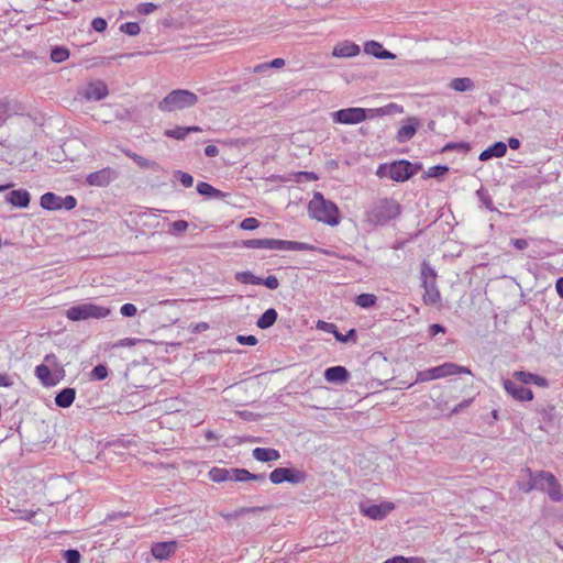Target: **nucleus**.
I'll return each mask as SVG.
<instances>
[{
  "instance_id": "nucleus-30",
  "label": "nucleus",
  "mask_w": 563,
  "mask_h": 563,
  "mask_svg": "<svg viewBox=\"0 0 563 563\" xmlns=\"http://www.w3.org/2000/svg\"><path fill=\"white\" fill-rule=\"evenodd\" d=\"M197 191L201 196H206L209 198H223L224 197V194L221 190L212 187L210 184L205 183V181H199L197 184Z\"/></svg>"
},
{
  "instance_id": "nucleus-3",
  "label": "nucleus",
  "mask_w": 563,
  "mask_h": 563,
  "mask_svg": "<svg viewBox=\"0 0 563 563\" xmlns=\"http://www.w3.org/2000/svg\"><path fill=\"white\" fill-rule=\"evenodd\" d=\"M308 211L311 218L332 227L336 225L340 221L336 205L324 199L323 195L319 191H316L309 201Z\"/></svg>"
},
{
  "instance_id": "nucleus-24",
  "label": "nucleus",
  "mask_w": 563,
  "mask_h": 563,
  "mask_svg": "<svg viewBox=\"0 0 563 563\" xmlns=\"http://www.w3.org/2000/svg\"><path fill=\"white\" fill-rule=\"evenodd\" d=\"M252 455L260 462H273L280 459L279 451L272 448H255Z\"/></svg>"
},
{
  "instance_id": "nucleus-41",
  "label": "nucleus",
  "mask_w": 563,
  "mask_h": 563,
  "mask_svg": "<svg viewBox=\"0 0 563 563\" xmlns=\"http://www.w3.org/2000/svg\"><path fill=\"white\" fill-rule=\"evenodd\" d=\"M251 472L245 468H231V481L246 482L250 481Z\"/></svg>"
},
{
  "instance_id": "nucleus-45",
  "label": "nucleus",
  "mask_w": 563,
  "mask_h": 563,
  "mask_svg": "<svg viewBox=\"0 0 563 563\" xmlns=\"http://www.w3.org/2000/svg\"><path fill=\"white\" fill-rule=\"evenodd\" d=\"M335 340L342 343H347L350 341L356 342V330L350 329L346 334H342L341 332L335 333Z\"/></svg>"
},
{
  "instance_id": "nucleus-44",
  "label": "nucleus",
  "mask_w": 563,
  "mask_h": 563,
  "mask_svg": "<svg viewBox=\"0 0 563 563\" xmlns=\"http://www.w3.org/2000/svg\"><path fill=\"white\" fill-rule=\"evenodd\" d=\"M476 195L479 199V201L488 209V210H494V206H493V199L490 197V195L488 194L487 190L481 188L476 191Z\"/></svg>"
},
{
  "instance_id": "nucleus-5",
  "label": "nucleus",
  "mask_w": 563,
  "mask_h": 563,
  "mask_svg": "<svg viewBox=\"0 0 563 563\" xmlns=\"http://www.w3.org/2000/svg\"><path fill=\"white\" fill-rule=\"evenodd\" d=\"M198 102V96L187 89H175L166 95L157 104L163 112H174L191 108Z\"/></svg>"
},
{
  "instance_id": "nucleus-50",
  "label": "nucleus",
  "mask_w": 563,
  "mask_h": 563,
  "mask_svg": "<svg viewBox=\"0 0 563 563\" xmlns=\"http://www.w3.org/2000/svg\"><path fill=\"white\" fill-rule=\"evenodd\" d=\"M62 210L70 211L77 206V199L73 195L62 197Z\"/></svg>"
},
{
  "instance_id": "nucleus-55",
  "label": "nucleus",
  "mask_w": 563,
  "mask_h": 563,
  "mask_svg": "<svg viewBox=\"0 0 563 563\" xmlns=\"http://www.w3.org/2000/svg\"><path fill=\"white\" fill-rule=\"evenodd\" d=\"M317 328L319 330L325 331L328 333H332L335 336V333L338 332V328L334 323L325 322L322 320H319L317 322Z\"/></svg>"
},
{
  "instance_id": "nucleus-28",
  "label": "nucleus",
  "mask_w": 563,
  "mask_h": 563,
  "mask_svg": "<svg viewBox=\"0 0 563 563\" xmlns=\"http://www.w3.org/2000/svg\"><path fill=\"white\" fill-rule=\"evenodd\" d=\"M277 317V311L274 308H269L257 319L256 325L263 330L268 329L276 322Z\"/></svg>"
},
{
  "instance_id": "nucleus-54",
  "label": "nucleus",
  "mask_w": 563,
  "mask_h": 563,
  "mask_svg": "<svg viewBox=\"0 0 563 563\" xmlns=\"http://www.w3.org/2000/svg\"><path fill=\"white\" fill-rule=\"evenodd\" d=\"M260 285H264L268 289L275 290L279 287V280L276 276L269 275L266 278H262V282Z\"/></svg>"
},
{
  "instance_id": "nucleus-11",
  "label": "nucleus",
  "mask_w": 563,
  "mask_h": 563,
  "mask_svg": "<svg viewBox=\"0 0 563 563\" xmlns=\"http://www.w3.org/2000/svg\"><path fill=\"white\" fill-rule=\"evenodd\" d=\"M503 387L505 391L517 401H530L533 399V391L525 387L521 383L515 380V378L503 379Z\"/></svg>"
},
{
  "instance_id": "nucleus-63",
  "label": "nucleus",
  "mask_w": 563,
  "mask_h": 563,
  "mask_svg": "<svg viewBox=\"0 0 563 563\" xmlns=\"http://www.w3.org/2000/svg\"><path fill=\"white\" fill-rule=\"evenodd\" d=\"M219 154V148L216 145H207L205 147V155L208 157H216Z\"/></svg>"
},
{
  "instance_id": "nucleus-37",
  "label": "nucleus",
  "mask_w": 563,
  "mask_h": 563,
  "mask_svg": "<svg viewBox=\"0 0 563 563\" xmlns=\"http://www.w3.org/2000/svg\"><path fill=\"white\" fill-rule=\"evenodd\" d=\"M471 150V146L467 142H451V143H446L441 152L442 153H446V152H450V151H459V152H468Z\"/></svg>"
},
{
  "instance_id": "nucleus-59",
  "label": "nucleus",
  "mask_w": 563,
  "mask_h": 563,
  "mask_svg": "<svg viewBox=\"0 0 563 563\" xmlns=\"http://www.w3.org/2000/svg\"><path fill=\"white\" fill-rule=\"evenodd\" d=\"M510 243L518 250H525L529 245V242L526 239H511Z\"/></svg>"
},
{
  "instance_id": "nucleus-26",
  "label": "nucleus",
  "mask_w": 563,
  "mask_h": 563,
  "mask_svg": "<svg viewBox=\"0 0 563 563\" xmlns=\"http://www.w3.org/2000/svg\"><path fill=\"white\" fill-rule=\"evenodd\" d=\"M199 126H176L168 129L164 132V135L175 140H184L191 132H200Z\"/></svg>"
},
{
  "instance_id": "nucleus-12",
  "label": "nucleus",
  "mask_w": 563,
  "mask_h": 563,
  "mask_svg": "<svg viewBox=\"0 0 563 563\" xmlns=\"http://www.w3.org/2000/svg\"><path fill=\"white\" fill-rule=\"evenodd\" d=\"M415 173L416 169L409 161L402 159L399 162H394L389 166V177L395 181H406L411 176H413Z\"/></svg>"
},
{
  "instance_id": "nucleus-14",
  "label": "nucleus",
  "mask_w": 563,
  "mask_h": 563,
  "mask_svg": "<svg viewBox=\"0 0 563 563\" xmlns=\"http://www.w3.org/2000/svg\"><path fill=\"white\" fill-rule=\"evenodd\" d=\"M421 122L417 117H409L405 120V124L397 131L396 140L398 143H406L410 141L417 130L420 128Z\"/></svg>"
},
{
  "instance_id": "nucleus-39",
  "label": "nucleus",
  "mask_w": 563,
  "mask_h": 563,
  "mask_svg": "<svg viewBox=\"0 0 563 563\" xmlns=\"http://www.w3.org/2000/svg\"><path fill=\"white\" fill-rule=\"evenodd\" d=\"M109 369L103 364H98L90 372V378L93 380H103L108 377Z\"/></svg>"
},
{
  "instance_id": "nucleus-25",
  "label": "nucleus",
  "mask_w": 563,
  "mask_h": 563,
  "mask_svg": "<svg viewBox=\"0 0 563 563\" xmlns=\"http://www.w3.org/2000/svg\"><path fill=\"white\" fill-rule=\"evenodd\" d=\"M76 398V389L71 387L63 388L55 396V404L60 408H68L73 405Z\"/></svg>"
},
{
  "instance_id": "nucleus-21",
  "label": "nucleus",
  "mask_w": 563,
  "mask_h": 563,
  "mask_svg": "<svg viewBox=\"0 0 563 563\" xmlns=\"http://www.w3.org/2000/svg\"><path fill=\"white\" fill-rule=\"evenodd\" d=\"M7 201L14 207L26 208L30 205L31 196L27 190L16 189L12 190L7 197Z\"/></svg>"
},
{
  "instance_id": "nucleus-23",
  "label": "nucleus",
  "mask_w": 563,
  "mask_h": 563,
  "mask_svg": "<svg viewBox=\"0 0 563 563\" xmlns=\"http://www.w3.org/2000/svg\"><path fill=\"white\" fill-rule=\"evenodd\" d=\"M507 152V145L506 143L499 141L494 143L493 145L488 146L486 150H484L479 154V161H488L493 157L499 158L503 157Z\"/></svg>"
},
{
  "instance_id": "nucleus-47",
  "label": "nucleus",
  "mask_w": 563,
  "mask_h": 563,
  "mask_svg": "<svg viewBox=\"0 0 563 563\" xmlns=\"http://www.w3.org/2000/svg\"><path fill=\"white\" fill-rule=\"evenodd\" d=\"M384 563H424L421 558H405L401 555L386 560Z\"/></svg>"
},
{
  "instance_id": "nucleus-22",
  "label": "nucleus",
  "mask_w": 563,
  "mask_h": 563,
  "mask_svg": "<svg viewBox=\"0 0 563 563\" xmlns=\"http://www.w3.org/2000/svg\"><path fill=\"white\" fill-rule=\"evenodd\" d=\"M62 197L54 192H45L41 196L40 206L47 211L62 210Z\"/></svg>"
},
{
  "instance_id": "nucleus-1",
  "label": "nucleus",
  "mask_w": 563,
  "mask_h": 563,
  "mask_svg": "<svg viewBox=\"0 0 563 563\" xmlns=\"http://www.w3.org/2000/svg\"><path fill=\"white\" fill-rule=\"evenodd\" d=\"M402 212L401 205L394 198L376 197L365 207L362 222L369 230L385 228L396 221Z\"/></svg>"
},
{
  "instance_id": "nucleus-34",
  "label": "nucleus",
  "mask_w": 563,
  "mask_h": 563,
  "mask_svg": "<svg viewBox=\"0 0 563 563\" xmlns=\"http://www.w3.org/2000/svg\"><path fill=\"white\" fill-rule=\"evenodd\" d=\"M69 49L65 46H54L51 49V60L54 63H63L69 58Z\"/></svg>"
},
{
  "instance_id": "nucleus-52",
  "label": "nucleus",
  "mask_w": 563,
  "mask_h": 563,
  "mask_svg": "<svg viewBox=\"0 0 563 563\" xmlns=\"http://www.w3.org/2000/svg\"><path fill=\"white\" fill-rule=\"evenodd\" d=\"M260 227V221L256 218H245L241 223L240 228L243 230H255Z\"/></svg>"
},
{
  "instance_id": "nucleus-7",
  "label": "nucleus",
  "mask_w": 563,
  "mask_h": 563,
  "mask_svg": "<svg viewBox=\"0 0 563 563\" xmlns=\"http://www.w3.org/2000/svg\"><path fill=\"white\" fill-rule=\"evenodd\" d=\"M111 313V309L95 302H82L71 306L66 310V317L70 321H84L89 319H104Z\"/></svg>"
},
{
  "instance_id": "nucleus-13",
  "label": "nucleus",
  "mask_w": 563,
  "mask_h": 563,
  "mask_svg": "<svg viewBox=\"0 0 563 563\" xmlns=\"http://www.w3.org/2000/svg\"><path fill=\"white\" fill-rule=\"evenodd\" d=\"M117 178V173L111 167H104L100 170L87 175L86 181L90 186L104 187Z\"/></svg>"
},
{
  "instance_id": "nucleus-64",
  "label": "nucleus",
  "mask_w": 563,
  "mask_h": 563,
  "mask_svg": "<svg viewBox=\"0 0 563 563\" xmlns=\"http://www.w3.org/2000/svg\"><path fill=\"white\" fill-rule=\"evenodd\" d=\"M555 290H556L558 295L560 296V298L563 299V276L556 279Z\"/></svg>"
},
{
  "instance_id": "nucleus-53",
  "label": "nucleus",
  "mask_w": 563,
  "mask_h": 563,
  "mask_svg": "<svg viewBox=\"0 0 563 563\" xmlns=\"http://www.w3.org/2000/svg\"><path fill=\"white\" fill-rule=\"evenodd\" d=\"M10 117V104L5 100H0V126L7 121Z\"/></svg>"
},
{
  "instance_id": "nucleus-48",
  "label": "nucleus",
  "mask_w": 563,
  "mask_h": 563,
  "mask_svg": "<svg viewBox=\"0 0 563 563\" xmlns=\"http://www.w3.org/2000/svg\"><path fill=\"white\" fill-rule=\"evenodd\" d=\"M66 563H80L81 555L78 550L69 549L63 555Z\"/></svg>"
},
{
  "instance_id": "nucleus-2",
  "label": "nucleus",
  "mask_w": 563,
  "mask_h": 563,
  "mask_svg": "<svg viewBox=\"0 0 563 563\" xmlns=\"http://www.w3.org/2000/svg\"><path fill=\"white\" fill-rule=\"evenodd\" d=\"M394 111H401V108L396 103H389L376 109L345 108L333 112L332 119L335 123L340 124H357L367 118L383 117L391 114Z\"/></svg>"
},
{
  "instance_id": "nucleus-35",
  "label": "nucleus",
  "mask_w": 563,
  "mask_h": 563,
  "mask_svg": "<svg viewBox=\"0 0 563 563\" xmlns=\"http://www.w3.org/2000/svg\"><path fill=\"white\" fill-rule=\"evenodd\" d=\"M235 279L242 284H250V285H260L262 282L261 277L255 276L250 271L238 272L235 274Z\"/></svg>"
},
{
  "instance_id": "nucleus-38",
  "label": "nucleus",
  "mask_w": 563,
  "mask_h": 563,
  "mask_svg": "<svg viewBox=\"0 0 563 563\" xmlns=\"http://www.w3.org/2000/svg\"><path fill=\"white\" fill-rule=\"evenodd\" d=\"M189 223L185 220H177L170 223L168 233L173 235H181L187 231Z\"/></svg>"
},
{
  "instance_id": "nucleus-60",
  "label": "nucleus",
  "mask_w": 563,
  "mask_h": 563,
  "mask_svg": "<svg viewBox=\"0 0 563 563\" xmlns=\"http://www.w3.org/2000/svg\"><path fill=\"white\" fill-rule=\"evenodd\" d=\"M444 332H445V328L441 324L433 323L429 327L430 336H435L437 334L444 333Z\"/></svg>"
},
{
  "instance_id": "nucleus-27",
  "label": "nucleus",
  "mask_w": 563,
  "mask_h": 563,
  "mask_svg": "<svg viewBox=\"0 0 563 563\" xmlns=\"http://www.w3.org/2000/svg\"><path fill=\"white\" fill-rule=\"evenodd\" d=\"M550 479V486L545 487V490L552 501L560 503L563 500V494L561 492V485L554 475H547Z\"/></svg>"
},
{
  "instance_id": "nucleus-18",
  "label": "nucleus",
  "mask_w": 563,
  "mask_h": 563,
  "mask_svg": "<svg viewBox=\"0 0 563 563\" xmlns=\"http://www.w3.org/2000/svg\"><path fill=\"white\" fill-rule=\"evenodd\" d=\"M530 476V482L528 484L527 492H530L534 488L545 490V487L550 486V479H548L547 475H553L550 472L539 471L537 473H532L530 468L527 470Z\"/></svg>"
},
{
  "instance_id": "nucleus-36",
  "label": "nucleus",
  "mask_w": 563,
  "mask_h": 563,
  "mask_svg": "<svg viewBox=\"0 0 563 563\" xmlns=\"http://www.w3.org/2000/svg\"><path fill=\"white\" fill-rule=\"evenodd\" d=\"M377 297L374 294H361L355 298V303L361 308H371L376 305Z\"/></svg>"
},
{
  "instance_id": "nucleus-62",
  "label": "nucleus",
  "mask_w": 563,
  "mask_h": 563,
  "mask_svg": "<svg viewBox=\"0 0 563 563\" xmlns=\"http://www.w3.org/2000/svg\"><path fill=\"white\" fill-rule=\"evenodd\" d=\"M18 514H19V518L30 521L36 515V511L25 509V510H18Z\"/></svg>"
},
{
  "instance_id": "nucleus-29",
  "label": "nucleus",
  "mask_w": 563,
  "mask_h": 563,
  "mask_svg": "<svg viewBox=\"0 0 563 563\" xmlns=\"http://www.w3.org/2000/svg\"><path fill=\"white\" fill-rule=\"evenodd\" d=\"M449 86L451 89H453L455 91L464 92V91L472 90L475 87V84L468 77H459V78L452 79Z\"/></svg>"
},
{
  "instance_id": "nucleus-16",
  "label": "nucleus",
  "mask_w": 563,
  "mask_h": 563,
  "mask_svg": "<svg viewBox=\"0 0 563 563\" xmlns=\"http://www.w3.org/2000/svg\"><path fill=\"white\" fill-rule=\"evenodd\" d=\"M177 541L157 542L152 545L151 552L155 559H168L177 550Z\"/></svg>"
},
{
  "instance_id": "nucleus-51",
  "label": "nucleus",
  "mask_w": 563,
  "mask_h": 563,
  "mask_svg": "<svg viewBox=\"0 0 563 563\" xmlns=\"http://www.w3.org/2000/svg\"><path fill=\"white\" fill-rule=\"evenodd\" d=\"M448 172H449V167L446 165H437V166L429 168L428 176L438 178V177L443 176Z\"/></svg>"
},
{
  "instance_id": "nucleus-42",
  "label": "nucleus",
  "mask_w": 563,
  "mask_h": 563,
  "mask_svg": "<svg viewBox=\"0 0 563 563\" xmlns=\"http://www.w3.org/2000/svg\"><path fill=\"white\" fill-rule=\"evenodd\" d=\"M174 177L178 179L179 183L186 188H189L194 185V177L188 173L176 170L174 173Z\"/></svg>"
},
{
  "instance_id": "nucleus-61",
  "label": "nucleus",
  "mask_w": 563,
  "mask_h": 563,
  "mask_svg": "<svg viewBox=\"0 0 563 563\" xmlns=\"http://www.w3.org/2000/svg\"><path fill=\"white\" fill-rule=\"evenodd\" d=\"M531 384H534L539 387H543V388H547L549 387V382L547 378H544L543 376H540V375H537L534 374L533 376V379H532V383Z\"/></svg>"
},
{
  "instance_id": "nucleus-32",
  "label": "nucleus",
  "mask_w": 563,
  "mask_h": 563,
  "mask_svg": "<svg viewBox=\"0 0 563 563\" xmlns=\"http://www.w3.org/2000/svg\"><path fill=\"white\" fill-rule=\"evenodd\" d=\"M35 376L41 380L44 386L55 385V380L52 379L51 371L48 365L40 364L35 367Z\"/></svg>"
},
{
  "instance_id": "nucleus-15",
  "label": "nucleus",
  "mask_w": 563,
  "mask_h": 563,
  "mask_svg": "<svg viewBox=\"0 0 563 563\" xmlns=\"http://www.w3.org/2000/svg\"><path fill=\"white\" fill-rule=\"evenodd\" d=\"M109 95L108 86L102 80L90 82L84 91L87 100L100 101Z\"/></svg>"
},
{
  "instance_id": "nucleus-9",
  "label": "nucleus",
  "mask_w": 563,
  "mask_h": 563,
  "mask_svg": "<svg viewBox=\"0 0 563 563\" xmlns=\"http://www.w3.org/2000/svg\"><path fill=\"white\" fill-rule=\"evenodd\" d=\"M307 475L303 471L294 467H277L269 474V481L273 484H282L284 482L297 485L305 483Z\"/></svg>"
},
{
  "instance_id": "nucleus-6",
  "label": "nucleus",
  "mask_w": 563,
  "mask_h": 563,
  "mask_svg": "<svg viewBox=\"0 0 563 563\" xmlns=\"http://www.w3.org/2000/svg\"><path fill=\"white\" fill-rule=\"evenodd\" d=\"M437 272L428 261H422L420 271L421 287L424 289L422 300L427 306H435L441 301L437 285Z\"/></svg>"
},
{
  "instance_id": "nucleus-4",
  "label": "nucleus",
  "mask_w": 563,
  "mask_h": 563,
  "mask_svg": "<svg viewBox=\"0 0 563 563\" xmlns=\"http://www.w3.org/2000/svg\"><path fill=\"white\" fill-rule=\"evenodd\" d=\"M242 246L246 249H266L278 251H314L311 244L297 241H286L278 239H251L242 241Z\"/></svg>"
},
{
  "instance_id": "nucleus-8",
  "label": "nucleus",
  "mask_w": 563,
  "mask_h": 563,
  "mask_svg": "<svg viewBox=\"0 0 563 563\" xmlns=\"http://www.w3.org/2000/svg\"><path fill=\"white\" fill-rule=\"evenodd\" d=\"M457 374L472 375V371L466 366L457 365L452 362H446L439 366H434V367L428 368L426 371L418 372L416 382L423 383V382L444 378V377H449V376H453V375H457Z\"/></svg>"
},
{
  "instance_id": "nucleus-57",
  "label": "nucleus",
  "mask_w": 563,
  "mask_h": 563,
  "mask_svg": "<svg viewBox=\"0 0 563 563\" xmlns=\"http://www.w3.org/2000/svg\"><path fill=\"white\" fill-rule=\"evenodd\" d=\"M107 21L103 18H95L91 22V27L96 32H103L107 29Z\"/></svg>"
},
{
  "instance_id": "nucleus-31",
  "label": "nucleus",
  "mask_w": 563,
  "mask_h": 563,
  "mask_svg": "<svg viewBox=\"0 0 563 563\" xmlns=\"http://www.w3.org/2000/svg\"><path fill=\"white\" fill-rule=\"evenodd\" d=\"M209 478L214 483H222L231 479V468L212 467L209 471Z\"/></svg>"
},
{
  "instance_id": "nucleus-58",
  "label": "nucleus",
  "mask_w": 563,
  "mask_h": 563,
  "mask_svg": "<svg viewBox=\"0 0 563 563\" xmlns=\"http://www.w3.org/2000/svg\"><path fill=\"white\" fill-rule=\"evenodd\" d=\"M236 341L240 343V344H243V345H255L257 344V339L256 336L254 335H238L236 336Z\"/></svg>"
},
{
  "instance_id": "nucleus-33",
  "label": "nucleus",
  "mask_w": 563,
  "mask_h": 563,
  "mask_svg": "<svg viewBox=\"0 0 563 563\" xmlns=\"http://www.w3.org/2000/svg\"><path fill=\"white\" fill-rule=\"evenodd\" d=\"M124 154L137 164L141 168L153 169L157 166L156 162L150 161L130 150H125Z\"/></svg>"
},
{
  "instance_id": "nucleus-10",
  "label": "nucleus",
  "mask_w": 563,
  "mask_h": 563,
  "mask_svg": "<svg viewBox=\"0 0 563 563\" xmlns=\"http://www.w3.org/2000/svg\"><path fill=\"white\" fill-rule=\"evenodd\" d=\"M395 508L391 501H383L379 505H372L366 503L360 504V511L362 515L373 519L383 520L385 519Z\"/></svg>"
},
{
  "instance_id": "nucleus-49",
  "label": "nucleus",
  "mask_w": 563,
  "mask_h": 563,
  "mask_svg": "<svg viewBox=\"0 0 563 563\" xmlns=\"http://www.w3.org/2000/svg\"><path fill=\"white\" fill-rule=\"evenodd\" d=\"M538 412L542 416L544 421H552L555 415V407L553 405H547L541 409H538Z\"/></svg>"
},
{
  "instance_id": "nucleus-17",
  "label": "nucleus",
  "mask_w": 563,
  "mask_h": 563,
  "mask_svg": "<svg viewBox=\"0 0 563 563\" xmlns=\"http://www.w3.org/2000/svg\"><path fill=\"white\" fill-rule=\"evenodd\" d=\"M324 378L328 383L344 384L349 380L350 373L344 366H331L324 371Z\"/></svg>"
},
{
  "instance_id": "nucleus-20",
  "label": "nucleus",
  "mask_w": 563,
  "mask_h": 563,
  "mask_svg": "<svg viewBox=\"0 0 563 563\" xmlns=\"http://www.w3.org/2000/svg\"><path fill=\"white\" fill-rule=\"evenodd\" d=\"M364 52L368 55H373L378 59H393L395 55L385 49L383 45L376 41H368L364 45Z\"/></svg>"
},
{
  "instance_id": "nucleus-56",
  "label": "nucleus",
  "mask_w": 563,
  "mask_h": 563,
  "mask_svg": "<svg viewBox=\"0 0 563 563\" xmlns=\"http://www.w3.org/2000/svg\"><path fill=\"white\" fill-rule=\"evenodd\" d=\"M120 312L123 317H134L137 312V308L133 303H124L120 308Z\"/></svg>"
},
{
  "instance_id": "nucleus-43",
  "label": "nucleus",
  "mask_w": 563,
  "mask_h": 563,
  "mask_svg": "<svg viewBox=\"0 0 563 563\" xmlns=\"http://www.w3.org/2000/svg\"><path fill=\"white\" fill-rule=\"evenodd\" d=\"M120 31L130 36H135L137 34H140L141 27L136 22H126V23L121 24Z\"/></svg>"
},
{
  "instance_id": "nucleus-46",
  "label": "nucleus",
  "mask_w": 563,
  "mask_h": 563,
  "mask_svg": "<svg viewBox=\"0 0 563 563\" xmlns=\"http://www.w3.org/2000/svg\"><path fill=\"white\" fill-rule=\"evenodd\" d=\"M157 8H158V5L155 3L142 2V3L137 4L136 11L139 14L148 15V14L153 13Z\"/></svg>"
},
{
  "instance_id": "nucleus-19",
  "label": "nucleus",
  "mask_w": 563,
  "mask_h": 563,
  "mask_svg": "<svg viewBox=\"0 0 563 563\" xmlns=\"http://www.w3.org/2000/svg\"><path fill=\"white\" fill-rule=\"evenodd\" d=\"M360 46L350 41H343L338 43L333 51L332 55L338 58L342 57H354L360 54Z\"/></svg>"
},
{
  "instance_id": "nucleus-40",
  "label": "nucleus",
  "mask_w": 563,
  "mask_h": 563,
  "mask_svg": "<svg viewBox=\"0 0 563 563\" xmlns=\"http://www.w3.org/2000/svg\"><path fill=\"white\" fill-rule=\"evenodd\" d=\"M534 374L525 371H516L512 373V378L515 380L521 383L522 385H529L532 383Z\"/></svg>"
}]
</instances>
